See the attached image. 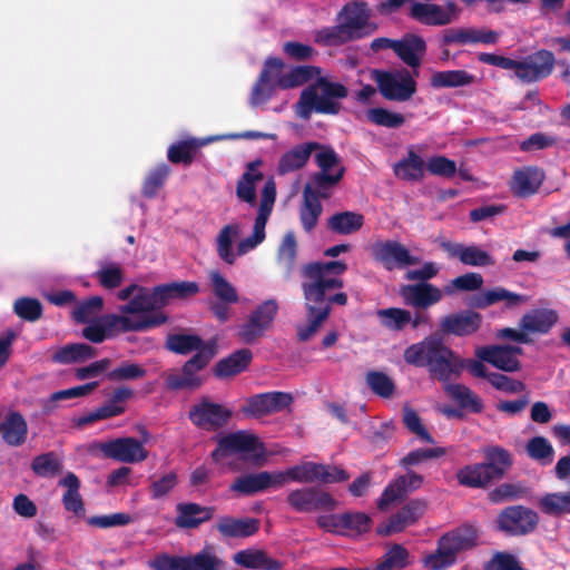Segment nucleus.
Here are the masks:
<instances>
[{
    "label": "nucleus",
    "mask_w": 570,
    "mask_h": 570,
    "mask_svg": "<svg viewBox=\"0 0 570 570\" xmlns=\"http://www.w3.org/2000/svg\"><path fill=\"white\" fill-rule=\"evenodd\" d=\"M347 269L343 261L308 262L299 268L302 293L307 323L297 327L301 342L308 341L330 317L332 305L345 306L348 297L340 292L344 281L340 277Z\"/></svg>",
    "instance_id": "f257e3e1"
},
{
    "label": "nucleus",
    "mask_w": 570,
    "mask_h": 570,
    "mask_svg": "<svg viewBox=\"0 0 570 570\" xmlns=\"http://www.w3.org/2000/svg\"><path fill=\"white\" fill-rule=\"evenodd\" d=\"M321 68L316 66H295L277 81L278 88L286 90L316 78L299 95L296 112L302 119L308 120L313 111L323 115L340 114L342 106L336 99H344L348 95L343 83L330 81L326 77H321Z\"/></svg>",
    "instance_id": "f03ea898"
},
{
    "label": "nucleus",
    "mask_w": 570,
    "mask_h": 570,
    "mask_svg": "<svg viewBox=\"0 0 570 570\" xmlns=\"http://www.w3.org/2000/svg\"><path fill=\"white\" fill-rule=\"evenodd\" d=\"M403 357L409 365L426 367L430 376L442 382L443 385L459 377L465 366L464 360L446 346L443 337L438 333L407 346Z\"/></svg>",
    "instance_id": "7ed1b4c3"
},
{
    "label": "nucleus",
    "mask_w": 570,
    "mask_h": 570,
    "mask_svg": "<svg viewBox=\"0 0 570 570\" xmlns=\"http://www.w3.org/2000/svg\"><path fill=\"white\" fill-rule=\"evenodd\" d=\"M370 18L371 10L366 2H348L337 14L338 24L320 30L316 40L324 46L336 47L372 36L377 30V24L371 22Z\"/></svg>",
    "instance_id": "20e7f679"
},
{
    "label": "nucleus",
    "mask_w": 570,
    "mask_h": 570,
    "mask_svg": "<svg viewBox=\"0 0 570 570\" xmlns=\"http://www.w3.org/2000/svg\"><path fill=\"white\" fill-rule=\"evenodd\" d=\"M478 60L505 70H514L515 76L524 82H537L548 78L556 66L554 53L547 49L537 50L522 60H514L495 53L481 52Z\"/></svg>",
    "instance_id": "39448f33"
},
{
    "label": "nucleus",
    "mask_w": 570,
    "mask_h": 570,
    "mask_svg": "<svg viewBox=\"0 0 570 570\" xmlns=\"http://www.w3.org/2000/svg\"><path fill=\"white\" fill-rule=\"evenodd\" d=\"M168 315L145 316L132 320L130 316L107 314L87 322L82 328V336L91 343L99 344L120 332H146L159 327L168 322Z\"/></svg>",
    "instance_id": "423d86ee"
},
{
    "label": "nucleus",
    "mask_w": 570,
    "mask_h": 570,
    "mask_svg": "<svg viewBox=\"0 0 570 570\" xmlns=\"http://www.w3.org/2000/svg\"><path fill=\"white\" fill-rule=\"evenodd\" d=\"M478 546V530L462 524L440 537L434 552L423 559L429 570H446L455 564L458 554Z\"/></svg>",
    "instance_id": "0eeeda50"
},
{
    "label": "nucleus",
    "mask_w": 570,
    "mask_h": 570,
    "mask_svg": "<svg viewBox=\"0 0 570 570\" xmlns=\"http://www.w3.org/2000/svg\"><path fill=\"white\" fill-rule=\"evenodd\" d=\"M148 567L151 570H225L226 562L213 548L206 547L189 556L158 553L148 561Z\"/></svg>",
    "instance_id": "6e6552de"
},
{
    "label": "nucleus",
    "mask_w": 570,
    "mask_h": 570,
    "mask_svg": "<svg viewBox=\"0 0 570 570\" xmlns=\"http://www.w3.org/2000/svg\"><path fill=\"white\" fill-rule=\"evenodd\" d=\"M371 78L375 81L382 97L389 101H409L417 90V83L407 69L394 71L373 69Z\"/></svg>",
    "instance_id": "1a4fd4ad"
},
{
    "label": "nucleus",
    "mask_w": 570,
    "mask_h": 570,
    "mask_svg": "<svg viewBox=\"0 0 570 570\" xmlns=\"http://www.w3.org/2000/svg\"><path fill=\"white\" fill-rule=\"evenodd\" d=\"M232 417L230 409L214 402L209 396H202L188 411V419L193 425L207 432L225 428Z\"/></svg>",
    "instance_id": "9d476101"
},
{
    "label": "nucleus",
    "mask_w": 570,
    "mask_h": 570,
    "mask_svg": "<svg viewBox=\"0 0 570 570\" xmlns=\"http://www.w3.org/2000/svg\"><path fill=\"white\" fill-rule=\"evenodd\" d=\"M217 352L199 351L188 358L181 366L179 373H171L166 379L169 390H198L205 383L200 372L205 370Z\"/></svg>",
    "instance_id": "9b49d317"
},
{
    "label": "nucleus",
    "mask_w": 570,
    "mask_h": 570,
    "mask_svg": "<svg viewBox=\"0 0 570 570\" xmlns=\"http://www.w3.org/2000/svg\"><path fill=\"white\" fill-rule=\"evenodd\" d=\"M286 503L297 513L332 512L337 507L333 495L318 487L291 490L286 497Z\"/></svg>",
    "instance_id": "f8f14e48"
},
{
    "label": "nucleus",
    "mask_w": 570,
    "mask_h": 570,
    "mask_svg": "<svg viewBox=\"0 0 570 570\" xmlns=\"http://www.w3.org/2000/svg\"><path fill=\"white\" fill-rule=\"evenodd\" d=\"M278 305L275 299L259 304L237 331L238 340L244 344H254L268 331L277 315Z\"/></svg>",
    "instance_id": "ddd939ff"
},
{
    "label": "nucleus",
    "mask_w": 570,
    "mask_h": 570,
    "mask_svg": "<svg viewBox=\"0 0 570 570\" xmlns=\"http://www.w3.org/2000/svg\"><path fill=\"white\" fill-rule=\"evenodd\" d=\"M535 511L524 505H511L500 511L495 528L508 535L520 537L531 533L538 525Z\"/></svg>",
    "instance_id": "4468645a"
},
{
    "label": "nucleus",
    "mask_w": 570,
    "mask_h": 570,
    "mask_svg": "<svg viewBox=\"0 0 570 570\" xmlns=\"http://www.w3.org/2000/svg\"><path fill=\"white\" fill-rule=\"evenodd\" d=\"M373 259L381 264L386 271L403 269L420 263L417 256L397 240H377L371 246Z\"/></svg>",
    "instance_id": "2eb2a0df"
},
{
    "label": "nucleus",
    "mask_w": 570,
    "mask_h": 570,
    "mask_svg": "<svg viewBox=\"0 0 570 570\" xmlns=\"http://www.w3.org/2000/svg\"><path fill=\"white\" fill-rule=\"evenodd\" d=\"M284 61L277 57H268L252 88L249 102L252 106L266 104L278 88L277 81L283 77Z\"/></svg>",
    "instance_id": "dca6fc26"
},
{
    "label": "nucleus",
    "mask_w": 570,
    "mask_h": 570,
    "mask_svg": "<svg viewBox=\"0 0 570 570\" xmlns=\"http://www.w3.org/2000/svg\"><path fill=\"white\" fill-rule=\"evenodd\" d=\"M132 389L128 386L116 387L102 405L79 416L76 421V425L83 428L97 421H102L124 414L126 411V403L132 399Z\"/></svg>",
    "instance_id": "f3484780"
},
{
    "label": "nucleus",
    "mask_w": 570,
    "mask_h": 570,
    "mask_svg": "<svg viewBox=\"0 0 570 570\" xmlns=\"http://www.w3.org/2000/svg\"><path fill=\"white\" fill-rule=\"evenodd\" d=\"M293 396L286 392L273 391L255 394L245 401L242 412L247 417L259 419L262 416L277 413L288 407Z\"/></svg>",
    "instance_id": "a211bd4d"
},
{
    "label": "nucleus",
    "mask_w": 570,
    "mask_h": 570,
    "mask_svg": "<svg viewBox=\"0 0 570 570\" xmlns=\"http://www.w3.org/2000/svg\"><path fill=\"white\" fill-rule=\"evenodd\" d=\"M99 448L105 458L118 462L138 463L148 458V451L144 448L142 442L131 436L102 442Z\"/></svg>",
    "instance_id": "6ab92c4d"
},
{
    "label": "nucleus",
    "mask_w": 570,
    "mask_h": 570,
    "mask_svg": "<svg viewBox=\"0 0 570 570\" xmlns=\"http://www.w3.org/2000/svg\"><path fill=\"white\" fill-rule=\"evenodd\" d=\"M483 317L473 309H464L445 315L439 324V332L443 335L465 337L475 334L482 325Z\"/></svg>",
    "instance_id": "aec40b11"
},
{
    "label": "nucleus",
    "mask_w": 570,
    "mask_h": 570,
    "mask_svg": "<svg viewBox=\"0 0 570 570\" xmlns=\"http://www.w3.org/2000/svg\"><path fill=\"white\" fill-rule=\"evenodd\" d=\"M163 308L161 301L157 295V286L151 289L141 286L129 302L119 306V313L125 316L136 315L131 318L140 320L145 316L167 315L161 311Z\"/></svg>",
    "instance_id": "412c9836"
},
{
    "label": "nucleus",
    "mask_w": 570,
    "mask_h": 570,
    "mask_svg": "<svg viewBox=\"0 0 570 570\" xmlns=\"http://www.w3.org/2000/svg\"><path fill=\"white\" fill-rule=\"evenodd\" d=\"M425 502L422 500H411L389 520L376 528V533L381 537H387L402 532L409 525L414 524L425 511Z\"/></svg>",
    "instance_id": "4be33fe9"
},
{
    "label": "nucleus",
    "mask_w": 570,
    "mask_h": 570,
    "mask_svg": "<svg viewBox=\"0 0 570 570\" xmlns=\"http://www.w3.org/2000/svg\"><path fill=\"white\" fill-rule=\"evenodd\" d=\"M400 295L407 306L415 309H428L441 302L443 292L429 282H421L403 285L400 288Z\"/></svg>",
    "instance_id": "5701e85b"
},
{
    "label": "nucleus",
    "mask_w": 570,
    "mask_h": 570,
    "mask_svg": "<svg viewBox=\"0 0 570 570\" xmlns=\"http://www.w3.org/2000/svg\"><path fill=\"white\" fill-rule=\"evenodd\" d=\"M422 483L423 476L413 471L396 478L383 490L377 500V508L384 510L395 501L405 499L410 492L419 489Z\"/></svg>",
    "instance_id": "b1692460"
},
{
    "label": "nucleus",
    "mask_w": 570,
    "mask_h": 570,
    "mask_svg": "<svg viewBox=\"0 0 570 570\" xmlns=\"http://www.w3.org/2000/svg\"><path fill=\"white\" fill-rule=\"evenodd\" d=\"M165 347L169 352L177 355H188L193 352L199 351L217 352L215 341H204L197 334L174 333L168 334L165 342Z\"/></svg>",
    "instance_id": "393cba45"
},
{
    "label": "nucleus",
    "mask_w": 570,
    "mask_h": 570,
    "mask_svg": "<svg viewBox=\"0 0 570 570\" xmlns=\"http://www.w3.org/2000/svg\"><path fill=\"white\" fill-rule=\"evenodd\" d=\"M442 248L450 257L459 258L463 265L485 267L495 264L494 258L476 245L464 246L459 243L444 242Z\"/></svg>",
    "instance_id": "a878e982"
},
{
    "label": "nucleus",
    "mask_w": 570,
    "mask_h": 570,
    "mask_svg": "<svg viewBox=\"0 0 570 570\" xmlns=\"http://www.w3.org/2000/svg\"><path fill=\"white\" fill-rule=\"evenodd\" d=\"M544 179V171L539 167L517 169L512 177L511 188L515 196L527 198L539 190Z\"/></svg>",
    "instance_id": "bb28decb"
},
{
    "label": "nucleus",
    "mask_w": 570,
    "mask_h": 570,
    "mask_svg": "<svg viewBox=\"0 0 570 570\" xmlns=\"http://www.w3.org/2000/svg\"><path fill=\"white\" fill-rule=\"evenodd\" d=\"M559 320L558 313L550 308H533L519 321V327L527 334H548Z\"/></svg>",
    "instance_id": "cd10ccee"
},
{
    "label": "nucleus",
    "mask_w": 570,
    "mask_h": 570,
    "mask_svg": "<svg viewBox=\"0 0 570 570\" xmlns=\"http://www.w3.org/2000/svg\"><path fill=\"white\" fill-rule=\"evenodd\" d=\"M393 51L405 65L416 69L426 52V42L422 37L409 33L395 41Z\"/></svg>",
    "instance_id": "c85d7f7f"
},
{
    "label": "nucleus",
    "mask_w": 570,
    "mask_h": 570,
    "mask_svg": "<svg viewBox=\"0 0 570 570\" xmlns=\"http://www.w3.org/2000/svg\"><path fill=\"white\" fill-rule=\"evenodd\" d=\"M253 361L249 348H239L228 356L219 360L213 367V374L217 379H228L245 372Z\"/></svg>",
    "instance_id": "c756f323"
},
{
    "label": "nucleus",
    "mask_w": 570,
    "mask_h": 570,
    "mask_svg": "<svg viewBox=\"0 0 570 570\" xmlns=\"http://www.w3.org/2000/svg\"><path fill=\"white\" fill-rule=\"evenodd\" d=\"M482 453L484 461L481 463L494 481L501 480L513 465L511 452L500 445H487Z\"/></svg>",
    "instance_id": "7c9ffc66"
},
{
    "label": "nucleus",
    "mask_w": 570,
    "mask_h": 570,
    "mask_svg": "<svg viewBox=\"0 0 570 570\" xmlns=\"http://www.w3.org/2000/svg\"><path fill=\"white\" fill-rule=\"evenodd\" d=\"M321 147L317 141H309L294 146L292 149L283 154L278 160L277 173L285 175L303 168L313 151Z\"/></svg>",
    "instance_id": "2f4dec72"
},
{
    "label": "nucleus",
    "mask_w": 570,
    "mask_h": 570,
    "mask_svg": "<svg viewBox=\"0 0 570 570\" xmlns=\"http://www.w3.org/2000/svg\"><path fill=\"white\" fill-rule=\"evenodd\" d=\"M345 167H338L335 175H326L325 173H314L309 181L304 186L303 196H314L318 202L327 199L332 195L334 187L343 179Z\"/></svg>",
    "instance_id": "473e14b6"
},
{
    "label": "nucleus",
    "mask_w": 570,
    "mask_h": 570,
    "mask_svg": "<svg viewBox=\"0 0 570 570\" xmlns=\"http://www.w3.org/2000/svg\"><path fill=\"white\" fill-rule=\"evenodd\" d=\"M175 524L179 529H196L214 515V508L202 507L198 503H178Z\"/></svg>",
    "instance_id": "72a5a7b5"
},
{
    "label": "nucleus",
    "mask_w": 570,
    "mask_h": 570,
    "mask_svg": "<svg viewBox=\"0 0 570 570\" xmlns=\"http://www.w3.org/2000/svg\"><path fill=\"white\" fill-rule=\"evenodd\" d=\"M504 301L507 307H513L528 301L525 295L510 292L503 287H495L473 295L469 301V306L474 308H487L498 302Z\"/></svg>",
    "instance_id": "f704fd0d"
},
{
    "label": "nucleus",
    "mask_w": 570,
    "mask_h": 570,
    "mask_svg": "<svg viewBox=\"0 0 570 570\" xmlns=\"http://www.w3.org/2000/svg\"><path fill=\"white\" fill-rule=\"evenodd\" d=\"M222 438L223 448L228 450L229 455L252 454L257 451H264V444L259 438L249 431L239 430Z\"/></svg>",
    "instance_id": "c9c22d12"
},
{
    "label": "nucleus",
    "mask_w": 570,
    "mask_h": 570,
    "mask_svg": "<svg viewBox=\"0 0 570 570\" xmlns=\"http://www.w3.org/2000/svg\"><path fill=\"white\" fill-rule=\"evenodd\" d=\"M443 391L462 411L479 414L484 409L482 399L464 384L450 382L443 385Z\"/></svg>",
    "instance_id": "e433bc0d"
},
{
    "label": "nucleus",
    "mask_w": 570,
    "mask_h": 570,
    "mask_svg": "<svg viewBox=\"0 0 570 570\" xmlns=\"http://www.w3.org/2000/svg\"><path fill=\"white\" fill-rule=\"evenodd\" d=\"M475 354L481 361L504 372H517L521 368L520 361L512 357L503 345L482 346L475 351Z\"/></svg>",
    "instance_id": "4c0bfd02"
},
{
    "label": "nucleus",
    "mask_w": 570,
    "mask_h": 570,
    "mask_svg": "<svg viewBox=\"0 0 570 570\" xmlns=\"http://www.w3.org/2000/svg\"><path fill=\"white\" fill-rule=\"evenodd\" d=\"M233 561L240 567L258 570H282L283 563L271 558L261 549H244L233 556Z\"/></svg>",
    "instance_id": "58836bf2"
},
{
    "label": "nucleus",
    "mask_w": 570,
    "mask_h": 570,
    "mask_svg": "<svg viewBox=\"0 0 570 570\" xmlns=\"http://www.w3.org/2000/svg\"><path fill=\"white\" fill-rule=\"evenodd\" d=\"M216 529L225 538H247L258 531L259 521L255 518L222 517L216 524Z\"/></svg>",
    "instance_id": "ea45409f"
},
{
    "label": "nucleus",
    "mask_w": 570,
    "mask_h": 570,
    "mask_svg": "<svg viewBox=\"0 0 570 570\" xmlns=\"http://www.w3.org/2000/svg\"><path fill=\"white\" fill-rule=\"evenodd\" d=\"M393 173L404 181L419 183L424 178L425 163L417 153L410 148L406 156L394 164Z\"/></svg>",
    "instance_id": "a19ab883"
},
{
    "label": "nucleus",
    "mask_w": 570,
    "mask_h": 570,
    "mask_svg": "<svg viewBox=\"0 0 570 570\" xmlns=\"http://www.w3.org/2000/svg\"><path fill=\"white\" fill-rule=\"evenodd\" d=\"M3 441L10 446L22 445L28 435V424L19 412L9 413L0 423Z\"/></svg>",
    "instance_id": "79ce46f5"
},
{
    "label": "nucleus",
    "mask_w": 570,
    "mask_h": 570,
    "mask_svg": "<svg viewBox=\"0 0 570 570\" xmlns=\"http://www.w3.org/2000/svg\"><path fill=\"white\" fill-rule=\"evenodd\" d=\"M455 478L461 487L469 489H488L494 482L481 462L462 466Z\"/></svg>",
    "instance_id": "37998d69"
},
{
    "label": "nucleus",
    "mask_w": 570,
    "mask_h": 570,
    "mask_svg": "<svg viewBox=\"0 0 570 570\" xmlns=\"http://www.w3.org/2000/svg\"><path fill=\"white\" fill-rule=\"evenodd\" d=\"M364 225V216L356 212H338L327 218L326 228L336 235H352Z\"/></svg>",
    "instance_id": "c03bdc74"
},
{
    "label": "nucleus",
    "mask_w": 570,
    "mask_h": 570,
    "mask_svg": "<svg viewBox=\"0 0 570 570\" xmlns=\"http://www.w3.org/2000/svg\"><path fill=\"white\" fill-rule=\"evenodd\" d=\"M262 165V160L257 159L248 163L246 171L242 175L236 186V195L237 197L249 204H256V188L255 185L257 181L263 179V174L257 170V168Z\"/></svg>",
    "instance_id": "a18cd8bd"
},
{
    "label": "nucleus",
    "mask_w": 570,
    "mask_h": 570,
    "mask_svg": "<svg viewBox=\"0 0 570 570\" xmlns=\"http://www.w3.org/2000/svg\"><path fill=\"white\" fill-rule=\"evenodd\" d=\"M410 16L425 26L450 24V17L444 12L443 7L436 3L414 2L410 9Z\"/></svg>",
    "instance_id": "49530a36"
},
{
    "label": "nucleus",
    "mask_w": 570,
    "mask_h": 570,
    "mask_svg": "<svg viewBox=\"0 0 570 570\" xmlns=\"http://www.w3.org/2000/svg\"><path fill=\"white\" fill-rule=\"evenodd\" d=\"M198 293L199 284L197 282L181 281L157 285V295L161 301L163 307L167 306L173 299H186Z\"/></svg>",
    "instance_id": "de8ad7c7"
},
{
    "label": "nucleus",
    "mask_w": 570,
    "mask_h": 570,
    "mask_svg": "<svg viewBox=\"0 0 570 570\" xmlns=\"http://www.w3.org/2000/svg\"><path fill=\"white\" fill-rule=\"evenodd\" d=\"M97 355V350L86 343L67 344L58 348L51 356L57 364H73L86 362Z\"/></svg>",
    "instance_id": "09e8293b"
},
{
    "label": "nucleus",
    "mask_w": 570,
    "mask_h": 570,
    "mask_svg": "<svg viewBox=\"0 0 570 570\" xmlns=\"http://www.w3.org/2000/svg\"><path fill=\"white\" fill-rule=\"evenodd\" d=\"M276 261L283 272L284 279L289 281L297 262V242L293 232L284 235L277 249Z\"/></svg>",
    "instance_id": "8fccbe9b"
},
{
    "label": "nucleus",
    "mask_w": 570,
    "mask_h": 570,
    "mask_svg": "<svg viewBox=\"0 0 570 570\" xmlns=\"http://www.w3.org/2000/svg\"><path fill=\"white\" fill-rule=\"evenodd\" d=\"M410 552L400 543L391 544L385 553L377 559L372 568H363V570H402L409 567Z\"/></svg>",
    "instance_id": "3c124183"
},
{
    "label": "nucleus",
    "mask_w": 570,
    "mask_h": 570,
    "mask_svg": "<svg viewBox=\"0 0 570 570\" xmlns=\"http://www.w3.org/2000/svg\"><path fill=\"white\" fill-rule=\"evenodd\" d=\"M474 75L463 69L435 71L430 77V86L434 89L460 88L473 83Z\"/></svg>",
    "instance_id": "603ef678"
},
{
    "label": "nucleus",
    "mask_w": 570,
    "mask_h": 570,
    "mask_svg": "<svg viewBox=\"0 0 570 570\" xmlns=\"http://www.w3.org/2000/svg\"><path fill=\"white\" fill-rule=\"evenodd\" d=\"M269 472L262 471L238 476L230 485V491L242 495H253L268 489Z\"/></svg>",
    "instance_id": "864d4df0"
},
{
    "label": "nucleus",
    "mask_w": 570,
    "mask_h": 570,
    "mask_svg": "<svg viewBox=\"0 0 570 570\" xmlns=\"http://www.w3.org/2000/svg\"><path fill=\"white\" fill-rule=\"evenodd\" d=\"M529 489L522 482H504L488 492V500L492 504L522 499L529 495Z\"/></svg>",
    "instance_id": "5fc2aeb1"
},
{
    "label": "nucleus",
    "mask_w": 570,
    "mask_h": 570,
    "mask_svg": "<svg viewBox=\"0 0 570 570\" xmlns=\"http://www.w3.org/2000/svg\"><path fill=\"white\" fill-rule=\"evenodd\" d=\"M63 463L53 452H46L33 458L31 470L40 478H55L62 473Z\"/></svg>",
    "instance_id": "6e6d98bb"
},
{
    "label": "nucleus",
    "mask_w": 570,
    "mask_h": 570,
    "mask_svg": "<svg viewBox=\"0 0 570 570\" xmlns=\"http://www.w3.org/2000/svg\"><path fill=\"white\" fill-rule=\"evenodd\" d=\"M240 228L238 224L225 225L217 236V255L225 263L233 265L236 261V255L233 252V242L239 236Z\"/></svg>",
    "instance_id": "4d7b16f0"
},
{
    "label": "nucleus",
    "mask_w": 570,
    "mask_h": 570,
    "mask_svg": "<svg viewBox=\"0 0 570 570\" xmlns=\"http://www.w3.org/2000/svg\"><path fill=\"white\" fill-rule=\"evenodd\" d=\"M199 144L195 138L180 140L169 146L167 151L168 160L173 164L189 166L195 159L199 149Z\"/></svg>",
    "instance_id": "13d9d810"
},
{
    "label": "nucleus",
    "mask_w": 570,
    "mask_h": 570,
    "mask_svg": "<svg viewBox=\"0 0 570 570\" xmlns=\"http://www.w3.org/2000/svg\"><path fill=\"white\" fill-rule=\"evenodd\" d=\"M341 535H358L370 531L372 520L364 512L340 513Z\"/></svg>",
    "instance_id": "bf43d9fd"
},
{
    "label": "nucleus",
    "mask_w": 570,
    "mask_h": 570,
    "mask_svg": "<svg viewBox=\"0 0 570 570\" xmlns=\"http://www.w3.org/2000/svg\"><path fill=\"white\" fill-rule=\"evenodd\" d=\"M381 325L390 331L401 332L411 321V312L400 307H389L376 311Z\"/></svg>",
    "instance_id": "052dcab7"
},
{
    "label": "nucleus",
    "mask_w": 570,
    "mask_h": 570,
    "mask_svg": "<svg viewBox=\"0 0 570 570\" xmlns=\"http://www.w3.org/2000/svg\"><path fill=\"white\" fill-rule=\"evenodd\" d=\"M525 452L543 466L551 464L554 459V449L544 436L531 438L525 444Z\"/></svg>",
    "instance_id": "680f3d73"
},
{
    "label": "nucleus",
    "mask_w": 570,
    "mask_h": 570,
    "mask_svg": "<svg viewBox=\"0 0 570 570\" xmlns=\"http://www.w3.org/2000/svg\"><path fill=\"white\" fill-rule=\"evenodd\" d=\"M366 118L376 126L396 129L405 124V117L400 112L391 111L383 107L371 108L366 111Z\"/></svg>",
    "instance_id": "e2e57ef3"
},
{
    "label": "nucleus",
    "mask_w": 570,
    "mask_h": 570,
    "mask_svg": "<svg viewBox=\"0 0 570 570\" xmlns=\"http://www.w3.org/2000/svg\"><path fill=\"white\" fill-rule=\"evenodd\" d=\"M99 386V382L92 381L82 385L73 386L67 390H60L51 394L50 399L47 401L43 410L46 413H49L55 409V403L59 401L70 400L82 397L89 395Z\"/></svg>",
    "instance_id": "0e129e2a"
},
{
    "label": "nucleus",
    "mask_w": 570,
    "mask_h": 570,
    "mask_svg": "<svg viewBox=\"0 0 570 570\" xmlns=\"http://www.w3.org/2000/svg\"><path fill=\"white\" fill-rule=\"evenodd\" d=\"M323 206L314 196H303L299 209V219L306 233H311L317 225Z\"/></svg>",
    "instance_id": "69168bd1"
},
{
    "label": "nucleus",
    "mask_w": 570,
    "mask_h": 570,
    "mask_svg": "<svg viewBox=\"0 0 570 570\" xmlns=\"http://www.w3.org/2000/svg\"><path fill=\"white\" fill-rule=\"evenodd\" d=\"M169 174L170 168L164 163L151 169L144 180L141 189L142 195L147 198H154L158 190L165 185Z\"/></svg>",
    "instance_id": "338daca9"
},
{
    "label": "nucleus",
    "mask_w": 570,
    "mask_h": 570,
    "mask_svg": "<svg viewBox=\"0 0 570 570\" xmlns=\"http://www.w3.org/2000/svg\"><path fill=\"white\" fill-rule=\"evenodd\" d=\"M105 289H115L124 281V271L119 264L108 263L102 265L94 275Z\"/></svg>",
    "instance_id": "774afa93"
}]
</instances>
